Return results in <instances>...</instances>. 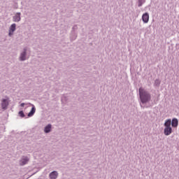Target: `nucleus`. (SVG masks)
<instances>
[{
  "instance_id": "dca6fc26",
  "label": "nucleus",
  "mask_w": 179,
  "mask_h": 179,
  "mask_svg": "<svg viewBox=\"0 0 179 179\" xmlns=\"http://www.w3.org/2000/svg\"><path fill=\"white\" fill-rule=\"evenodd\" d=\"M18 115L21 117V118H24L26 117V115H24V112H23V110H20L18 113Z\"/></svg>"
},
{
  "instance_id": "2eb2a0df",
  "label": "nucleus",
  "mask_w": 179,
  "mask_h": 179,
  "mask_svg": "<svg viewBox=\"0 0 179 179\" xmlns=\"http://www.w3.org/2000/svg\"><path fill=\"white\" fill-rule=\"evenodd\" d=\"M145 2H146V0H138V8H141V6H142V5H143V3H145Z\"/></svg>"
},
{
  "instance_id": "1a4fd4ad",
  "label": "nucleus",
  "mask_w": 179,
  "mask_h": 179,
  "mask_svg": "<svg viewBox=\"0 0 179 179\" xmlns=\"http://www.w3.org/2000/svg\"><path fill=\"white\" fill-rule=\"evenodd\" d=\"M58 171H53L49 174V178L50 179H57L58 178Z\"/></svg>"
},
{
  "instance_id": "7ed1b4c3",
  "label": "nucleus",
  "mask_w": 179,
  "mask_h": 179,
  "mask_svg": "<svg viewBox=\"0 0 179 179\" xmlns=\"http://www.w3.org/2000/svg\"><path fill=\"white\" fill-rule=\"evenodd\" d=\"M29 58H30V57L27 55V48H24L20 53L19 60L23 62L29 59Z\"/></svg>"
},
{
  "instance_id": "4468645a",
  "label": "nucleus",
  "mask_w": 179,
  "mask_h": 179,
  "mask_svg": "<svg viewBox=\"0 0 179 179\" xmlns=\"http://www.w3.org/2000/svg\"><path fill=\"white\" fill-rule=\"evenodd\" d=\"M160 83H162V81H160V80H159V79H156L155 80L154 86H156L157 87H159V86H160Z\"/></svg>"
},
{
  "instance_id": "f8f14e48",
  "label": "nucleus",
  "mask_w": 179,
  "mask_h": 179,
  "mask_svg": "<svg viewBox=\"0 0 179 179\" xmlns=\"http://www.w3.org/2000/svg\"><path fill=\"white\" fill-rule=\"evenodd\" d=\"M52 127V125L51 124H48L45 128H44V132L45 134H50L51 132V128Z\"/></svg>"
},
{
  "instance_id": "f3484780",
  "label": "nucleus",
  "mask_w": 179,
  "mask_h": 179,
  "mask_svg": "<svg viewBox=\"0 0 179 179\" xmlns=\"http://www.w3.org/2000/svg\"><path fill=\"white\" fill-rule=\"evenodd\" d=\"M64 101H66V97L65 96L62 97V102L64 103Z\"/></svg>"
},
{
  "instance_id": "6ab92c4d",
  "label": "nucleus",
  "mask_w": 179,
  "mask_h": 179,
  "mask_svg": "<svg viewBox=\"0 0 179 179\" xmlns=\"http://www.w3.org/2000/svg\"><path fill=\"white\" fill-rule=\"evenodd\" d=\"M25 105H26V103H22L20 104V106H21V107H24Z\"/></svg>"
},
{
  "instance_id": "6e6552de",
  "label": "nucleus",
  "mask_w": 179,
  "mask_h": 179,
  "mask_svg": "<svg viewBox=\"0 0 179 179\" xmlns=\"http://www.w3.org/2000/svg\"><path fill=\"white\" fill-rule=\"evenodd\" d=\"M29 159L28 157H22L20 160V166H25V164L29 163Z\"/></svg>"
},
{
  "instance_id": "f257e3e1",
  "label": "nucleus",
  "mask_w": 179,
  "mask_h": 179,
  "mask_svg": "<svg viewBox=\"0 0 179 179\" xmlns=\"http://www.w3.org/2000/svg\"><path fill=\"white\" fill-rule=\"evenodd\" d=\"M138 92L141 100L140 106L141 107H143L144 108L145 106H143V104H148V103H149L150 100H152V95H150V93H149V92L145 90L142 87L139 88Z\"/></svg>"
},
{
  "instance_id": "423d86ee",
  "label": "nucleus",
  "mask_w": 179,
  "mask_h": 179,
  "mask_svg": "<svg viewBox=\"0 0 179 179\" xmlns=\"http://www.w3.org/2000/svg\"><path fill=\"white\" fill-rule=\"evenodd\" d=\"M27 104H29V106H32L31 110L29 111V113L27 115L28 118H30L31 117H33V115H34V114L36 113V106L31 103H29Z\"/></svg>"
},
{
  "instance_id": "20e7f679",
  "label": "nucleus",
  "mask_w": 179,
  "mask_h": 179,
  "mask_svg": "<svg viewBox=\"0 0 179 179\" xmlns=\"http://www.w3.org/2000/svg\"><path fill=\"white\" fill-rule=\"evenodd\" d=\"M1 101L2 110H7L8 106H9V97L6 96L5 98L2 99Z\"/></svg>"
},
{
  "instance_id": "f03ea898",
  "label": "nucleus",
  "mask_w": 179,
  "mask_h": 179,
  "mask_svg": "<svg viewBox=\"0 0 179 179\" xmlns=\"http://www.w3.org/2000/svg\"><path fill=\"white\" fill-rule=\"evenodd\" d=\"M164 127H165L164 129V134L166 136H169L173 134V128L171 127V119L166 120L164 124Z\"/></svg>"
},
{
  "instance_id": "9b49d317",
  "label": "nucleus",
  "mask_w": 179,
  "mask_h": 179,
  "mask_svg": "<svg viewBox=\"0 0 179 179\" xmlns=\"http://www.w3.org/2000/svg\"><path fill=\"white\" fill-rule=\"evenodd\" d=\"M171 125L173 128H177V127H178V119L173 118L172 121L171 120Z\"/></svg>"
},
{
  "instance_id": "a211bd4d",
  "label": "nucleus",
  "mask_w": 179,
  "mask_h": 179,
  "mask_svg": "<svg viewBox=\"0 0 179 179\" xmlns=\"http://www.w3.org/2000/svg\"><path fill=\"white\" fill-rule=\"evenodd\" d=\"M78 29V26H74L73 27V31H75V30H76Z\"/></svg>"
},
{
  "instance_id": "ddd939ff",
  "label": "nucleus",
  "mask_w": 179,
  "mask_h": 179,
  "mask_svg": "<svg viewBox=\"0 0 179 179\" xmlns=\"http://www.w3.org/2000/svg\"><path fill=\"white\" fill-rule=\"evenodd\" d=\"M78 37V35L75 33V31H71V34L70 36V38L71 41H74V40H76V38Z\"/></svg>"
},
{
  "instance_id": "9d476101",
  "label": "nucleus",
  "mask_w": 179,
  "mask_h": 179,
  "mask_svg": "<svg viewBox=\"0 0 179 179\" xmlns=\"http://www.w3.org/2000/svg\"><path fill=\"white\" fill-rule=\"evenodd\" d=\"M142 20L143 23H148L149 22V13H145L142 15Z\"/></svg>"
},
{
  "instance_id": "39448f33",
  "label": "nucleus",
  "mask_w": 179,
  "mask_h": 179,
  "mask_svg": "<svg viewBox=\"0 0 179 179\" xmlns=\"http://www.w3.org/2000/svg\"><path fill=\"white\" fill-rule=\"evenodd\" d=\"M16 31V24H12L8 29V36L9 37H12L13 36V33Z\"/></svg>"
},
{
  "instance_id": "0eeeda50",
  "label": "nucleus",
  "mask_w": 179,
  "mask_h": 179,
  "mask_svg": "<svg viewBox=\"0 0 179 179\" xmlns=\"http://www.w3.org/2000/svg\"><path fill=\"white\" fill-rule=\"evenodd\" d=\"M20 16H22V13H16L15 15L13 17V22L19 23V22L22 20V17Z\"/></svg>"
}]
</instances>
